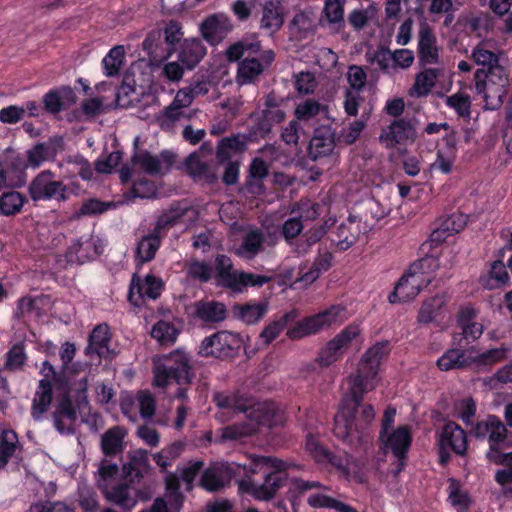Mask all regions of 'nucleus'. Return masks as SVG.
I'll return each instance as SVG.
<instances>
[{
	"label": "nucleus",
	"instance_id": "50",
	"mask_svg": "<svg viewBox=\"0 0 512 512\" xmlns=\"http://www.w3.org/2000/svg\"><path fill=\"white\" fill-rule=\"evenodd\" d=\"M124 58H125L124 47L121 45L113 47L102 60L104 74L107 77H112V76L117 75L120 68L123 65Z\"/></svg>",
	"mask_w": 512,
	"mask_h": 512
},
{
	"label": "nucleus",
	"instance_id": "7",
	"mask_svg": "<svg viewBox=\"0 0 512 512\" xmlns=\"http://www.w3.org/2000/svg\"><path fill=\"white\" fill-rule=\"evenodd\" d=\"M191 368L188 356L180 351L166 355L155 361L153 368V385L166 388L174 379L179 385L189 384Z\"/></svg>",
	"mask_w": 512,
	"mask_h": 512
},
{
	"label": "nucleus",
	"instance_id": "40",
	"mask_svg": "<svg viewBox=\"0 0 512 512\" xmlns=\"http://www.w3.org/2000/svg\"><path fill=\"white\" fill-rule=\"evenodd\" d=\"M317 22V17L313 13L308 11L298 12L290 23L291 34L299 39L305 38L315 31Z\"/></svg>",
	"mask_w": 512,
	"mask_h": 512
},
{
	"label": "nucleus",
	"instance_id": "64",
	"mask_svg": "<svg viewBox=\"0 0 512 512\" xmlns=\"http://www.w3.org/2000/svg\"><path fill=\"white\" fill-rule=\"evenodd\" d=\"M30 512H75V510L62 501H42L32 504Z\"/></svg>",
	"mask_w": 512,
	"mask_h": 512
},
{
	"label": "nucleus",
	"instance_id": "39",
	"mask_svg": "<svg viewBox=\"0 0 512 512\" xmlns=\"http://www.w3.org/2000/svg\"><path fill=\"white\" fill-rule=\"evenodd\" d=\"M247 148V141L244 135H233L223 138L217 146V158L220 161H227L233 156L244 152Z\"/></svg>",
	"mask_w": 512,
	"mask_h": 512
},
{
	"label": "nucleus",
	"instance_id": "34",
	"mask_svg": "<svg viewBox=\"0 0 512 512\" xmlns=\"http://www.w3.org/2000/svg\"><path fill=\"white\" fill-rule=\"evenodd\" d=\"M186 167L189 174L197 181L213 183L217 179L216 171L198 153L188 156Z\"/></svg>",
	"mask_w": 512,
	"mask_h": 512
},
{
	"label": "nucleus",
	"instance_id": "29",
	"mask_svg": "<svg viewBox=\"0 0 512 512\" xmlns=\"http://www.w3.org/2000/svg\"><path fill=\"white\" fill-rule=\"evenodd\" d=\"M207 54V48L198 38L185 39L178 52V60L187 70L194 69Z\"/></svg>",
	"mask_w": 512,
	"mask_h": 512
},
{
	"label": "nucleus",
	"instance_id": "27",
	"mask_svg": "<svg viewBox=\"0 0 512 512\" xmlns=\"http://www.w3.org/2000/svg\"><path fill=\"white\" fill-rule=\"evenodd\" d=\"M233 474L229 464L212 466L204 471L201 486L207 491H218L230 483Z\"/></svg>",
	"mask_w": 512,
	"mask_h": 512
},
{
	"label": "nucleus",
	"instance_id": "23",
	"mask_svg": "<svg viewBox=\"0 0 512 512\" xmlns=\"http://www.w3.org/2000/svg\"><path fill=\"white\" fill-rule=\"evenodd\" d=\"M232 30L233 24L224 13L209 15L200 24L201 35L211 45L219 44Z\"/></svg>",
	"mask_w": 512,
	"mask_h": 512
},
{
	"label": "nucleus",
	"instance_id": "10",
	"mask_svg": "<svg viewBox=\"0 0 512 512\" xmlns=\"http://www.w3.org/2000/svg\"><path fill=\"white\" fill-rule=\"evenodd\" d=\"M428 261V259H421L410 266L408 272L399 279L394 290L389 294L390 303L408 302L431 283V279L420 271Z\"/></svg>",
	"mask_w": 512,
	"mask_h": 512
},
{
	"label": "nucleus",
	"instance_id": "24",
	"mask_svg": "<svg viewBox=\"0 0 512 512\" xmlns=\"http://www.w3.org/2000/svg\"><path fill=\"white\" fill-rule=\"evenodd\" d=\"M462 339L458 342L459 347L447 349L436 361V366L440 371L448 372L452 370L465 371L472 368V355L461 345Z\"/></svg>",
	"mask_w": 512,
	"mask_h": 512
},
{
	"label": "nucleus",
	"instance_id": "28",
	"mask_svg": "<svg viewBox=\"0 0 512 512\" xmlns=\"http://www.w3.org/2000/svg\"><path fill=\"white\" fill-rule=\"evenodd\" d=\"M100 489L108 501L130 510L137 504V497L131 486L125 483L109 487L108 483H101Z\"/></svg>",
	"mask_w": 512,
	"mask_h": 512
},
{
	"label": "nucleus",
	"instance_id": "36",
	"mask_svg": "<svg viewBox=\"0 0 512 512\" xmlns=\"http://www.w3.org/2000/svg\"><path fill=\"white\" fill-rule=\"evenodd\" d=\"M262 6L260 26L271 32L277 31L283 25V15L279 0H268Z\"/></svg>",
	"mask_w": 512,
	"mask_h": 512
},
{
	"label": "nucleus",
	"instance_id": "41",
	"mask_svg": "<svg viewBox=\"0 0 512 512\" xmlns=\"http://www.w3.org/2000/svg\"><path fill=\"white\" fill-rule=\"evenodd\" d=\"M445 304L446 297L444 295H435L425 300L418 312V322L422 324L433 322L438 316H440Z\"/></svg>",
	"mask_w": 512,
	"mask_h": 512
},
{
	"label": "nucleus",
	"instance_id": "35",
	"mask_svg": "<svg viewBox=\"0 0 512 512\" xmlns=\"http://www.w3.org/2000/svg\"><path fill=\"white\" fill-rule=\"evenodd\" d=\"M161 232L154 227L152 233L143 236L136 247V260L138 264L150 262L161 246Z\"/></svg>",
	"mask_w": 512,
	"mask_h": 512
},
{
	"label": "nucleus",
	"instance_id": "46",
	"mask_svg": "<svg viewBox=\"0 0 512 512\" xmlns=\"http://www.w3.org/2000/svg\"><path fill=\"white\" fill-rule=\"evenodd\" d=\"M263 242L264 237L260 231L250 230L244 235L242 243L237 248L236 253L240 257L252 258L260 252Z\"/></svg>",
	"mask_w": 512,
	"mask_h": 512
},
{
	"label": "nucleus",
	"instance_id": "11",
	"mask_svg": "<svg viewBox=\"0 0 512 512\" xmlns=\"http://www.w3.org/2000/svg\"><path fill=\"white\" fill-rule=\"evenodd\" d=\"M28 194L33 202L68 199V188L51 170L38 173L28 185Z\"/></svg>",
	"mask_w": 512,
	"mask_h": 512
},
{
	"label": "nucleus",
	"instance_id": "60",
	"mask_svg": "<svg viewBox=\"0 0 512 512\" xmlns=\"http://www.w3.org/2000/svg\"><path fill=\"white\" fill-rule=\"evenodd\" d=\"M472 59L477 65L482 66L481 69L492 68L499 62L498 55L486 49L483 44H479L473 49Z\"/></svg>",
	"mask_w": 512,
	"mask_h": 512
},
{
	"label": "nucleus",
	"instance_id": "57",
	"mask_svg": "<svg viewBox=\"0 0 512 512\" xmlns=\"http://www.w3.org/2000/svg\"><path fill=\"white\" fill-rule=\"evenodd\" d=\"M295 317L296 314L294 312L286 313L280 320L274 321L267 325L260 334V339L262 340L263 344L267 346L274 339H276L283 331L287 323Z\"/></svg>",
	"mask_w": 512,
	"mask_h": 512
},
{
	"label": "nucleus",
	"instance_id": "52",
	"mask_svg": "<svg viewBox=\"0 0 512 512\" xmlns=\"http://www.w3.org/2000/svg\"><path fill=\"white\" fill-rule=\"evenodd\" d=\"M183 444L180 442H175L159 452L153 455V459L156 464L165 471L167 468L171 467L174 462L180 457L183 451Z\"/></svg>",
	"mask_w": 512,
	"mask_h": 512
},
{
	"label": "nucleus",
	"instance_id": "16",
	"mask_svg": "<svg viewBox=\"0 0 512 512\" xmlns=\"http://www.w3.org/2000/svg\"><path fill=\"white\" fill-rule=\"evenodd\" d=\"M199 217L198 210L188 205L187 203H177L171 205L169 209L165 210L157 219L155 228L157 232H163L177 224H183L189 227L195 223Z\"/></svg>",
	"mask_w": 512,
	"mask_h": 512
},
{
	"label": "nucleus",
	"instance_id": "42",
	"mask_svg": "<svg viewBox=\"0 0 512 512\" xmlns=\"http://www.w3.org/2000/svg\"><path fill=\"white\" fill-rule=\"evenodd\" d=\"M27 203V198L20 192L8 191L0 195V213L3 216L20 214Z\"/></svg>",
	"mask_w": 512,
	"mask_h": 512
},
{
	"label": "nucleus",
	"instance_id": "1",
	"mask_svg": "<svg viewBox=\"0 0 512 512\" xmlns=\"http://www.w3.org/2000/svg\"><path fill=\"white\" fill-rule=\"evenodd\" d=\"M391 351L388 340L371 346L361 357L357 369L347 377L348 390L342 401L341 410L334 417L335 437L348 445L361 444L366 432L375 419L371 404H364L366 393L373 390L381 360Z\"/></svg>",
	"mask_w": 512,
	"mask_h": 512
},
{
	"label": "nucleus",
	"instance_id": "58",
	"mask_svg": "<svg viewBox=\"0 0 512 512\" xmlns=\"http://www.w3.org/2000/svg\"><path fill=\"white\" fill-rule=\"evenodd\" d=\"M446 105L453 109L461 118H470L471 99L470 96L461 92L454 93L446 98Z\"/></svg>",
	"mask_w": 512,
	"mask_h": 512
},
{
	"label": "nucleus",
	"instance_id": "49",
	"mask_svg": "<svg viewBox=\"0 0 512 512\" xmlns=\"http://www.w3.org/2000/svg\"><path fill=\"white\" fill-rule=\"evenodd\" d=\"M196 311L199 318L206 322H220L226 317V308L220 302L199 303Z\"/></svg>",
	"mask_w": 512,
	"mask_h": 512
},
{
	"label": "nucleus",
	"instance_id": "62",
	"mask_svg": "<svg viewBox=\"0 0 512 512\" xmlns=\"http://www.w3.org/2000/svg\"><path fill=\"white\" fill-rule=\"evenodd\" d=\"M347 318V309L342 304L332 305L330 308L322 310V327L342 323Z\"/></svg>",
	"mask_w": 512,
	"mask_h": 512
},
{
	"label": "nucleus",
	"instance_id": "17",
	"mask_svg": "<svg viewBox=\"0 0 512 512\" xmlns=\"http://www.w3.org/2000/svg\"><path fill=\"white\" fill-rule=\"evenodd\" d=\"M417 56L421 67L436 65L440 61L437 37L433 28L425 20L419 24Z\"/></svg>",
	"mask_w": 512,
	"mask_h": 512
},
{
	"label": "nucleus",
	"instance_id": "3",
	"mask_svg": "<svg viewBox=\"0 0 512 512\" xmlns=\"http://www.w3.org/2000/svg\"><path fill=\"white\" fill-rule=\"evenodd\" d=\"M226 56L229 61H237L244 57L238 64L237 83L240 85L253 83L275 58L272 50L261 49L259 41L247 39L231 45L226 51Z\"/></svg>",
	"mask_w": 512,
	"mask_h": 512
},
{
	"label": "nucleus",
	"instance_id": "37",
	"mask_svg": "<svg viewBox=\"0 0 512 512\" xmlns=\"http://www.w3.org/2000/svg\"><path fill=\"white\" fill-rule=\"evenodd\" d=\"M347 0H325L322 13H324L329 26L335 33L344 30L346 21L344 18V7Z\"/></svg>",
	"mask_w": 512,
	"mask_h": 512
},
{
	"label": "nucleus",
	"instance_id": "5",
	"mask_svg": "<svg viewBox=\"0 0 512 512\" xmlns=\"http://www.w3.org/2000/svg\"><path fill=\"white\" fill-rule=\"evenodd\" d=\"M250 464L244 465L247 473L256 474L263 471L265 468H273L274 472H266L265 481L261 485L249 483L247 491L258 500H269L274 497L276 491L282 484V477L278 472L286 469V463L280 459L267 456H250Z\"/></svg>",
	"mask_w": 512,
	"mask_h": 512
},
{
	"label": "nucleus",
	"instance_id": "21",
	"mask_svg": "<svg viewBox=\"0 0 512 512\" xmlns=\"http://www.w3.org/2000/svg\"><path fill=\"white\" fill-rule=\"evenodd\" d=\"M103 250L104 245L98 237H81L67 248L65 258L70 264H83L101 254Z\"/></svg>",
	"mask_w": 512,
	"mask_h": 512
},
{
	"label": "nucleus",
	"instance_id": "18",
	"mask_svg": "<svg viewBox=\"0 0 512 512\" xmlns=\"http://www.w3.org/2000/svg\"><path fill=\"white\" fill-rule=\"evenodd\" d=\"M165 498H156L150 508L140 512H179L183 503V495L179 488V476L176 473H168L165 476Z\"/></svg>",
	"mask_w": 512,
	"mask_h": 512
},
{
	"label": "nucleus",
	"instance_id": "32",
	"mask_svg": "<svg viewBox=\"0 0 512 512\" xmlns=\"http://www.w3.org/2000/svg\"><path fill=\"white\" fill-rule=\"evenodd\" d=\"M52 398L53 390L50 380L41 379L31 407V415L35 420H40L42 415L48 411Z\"/></svg>",
	"mask_w": 512,
	"mask_h": 512
},
{
	"label": "nucleus",
	"instance_id": "4",
	"mask_svg": "<svg viewBox=\"0 0 512 512\" xmlns=\"http://www.w3.org/2000/svg\"><path fill=\"white\" fill-rule=\"evenodd\" d=\"M472 436L477 440L488 441L489 449L486 452V458L489 462L512 466V452L502 451L508 430L498 416L489 414L485 419L478 420L472 429Z\"/></svg>",
	"mask_w": 512,
	"mask_h": 512
},
{
	"label": "nucleus",
	"instance_id": "38",
	"mask_svg": "<svg viewBox=\"0 0 512 512\" xmlns=\"http://www.w3.org/2000/svg\"><path fill=\"white\" fill-rule=\"evenodd\" d=\"M127 432L120 426L109 428L101 437V448L105 455L114 456L122 452Z\"/></svg>",
	"mask_w": 512,
	"mask_h": 512
},
{
	"label": "nucleus",
	"instance_id": "20",
	"mask_svg": "<svg viewBox=\"0 0 512 512\" xmlns=\"http://www.w3.org/2000/svg\"><path fill=\"white\" fill-rule=\"evenodd\" d=\"M134 166L149 175H162L167 173L174 162V155L164 150L160 154L148 151H139L132 157Z\"/></svg>",
	"mask_w": 512,
	"mask_h": 512
},
{
	"label": "nucleus",
	"instance_id": "54",
	"mask_svg": "<svg viewBox=\"0 0 512 512\" xmlns=\"http://www.w3.org/2000/svg\"><path fill=\"white\" fill-rule=\"evenodd\" d=\"M177 335V328L164 320L158 321L151 330V336L164 346L173 344Z\"/></svg>",
	"mask_w": 512,
	"mask_h": 512
},
{
	"label": "nucleus",
	"instance_id": "12",
	"mask_svg": "<svg viewBox=\"0 0 512 512\" xmlns=\"http://www.w3.org/2000/svg\"><path fill=\"white\" fill-rule=\"evenodd\" d=\"M417 139L415 121L413 118L401 117L394 119L381 129L379 142L387 149L406 150Z\"/></svg>",
	"mask_w": 512,
	"mask_h": 512
},
{
	"label": "nucleus",
	"instance_id": "59",
	"mask_svg": "<svg viewBox=\"0 0 512 512\" xmlns=\"http://www.w3.org/2000/svg\"><path fill=\"white\" fill-rule=\"evenodd\" d=\"M128 459L129 461L127 465L129 473H135V476L146 472L150 467L148 453L144 449L131 451L128 455Z\"/></svg>",
	"mask_w": 512,
	"mask_h": 512
},
{
	"label": "nucleus",
	"instance_id": "63",
	"mask_svg": "<svg viewBox=\"0 0 512 512\" xmlns=\"http://www.w3.org/2000/svg\"><path fill=\"white\" fill-rule=\"evenodd\" d=\"M131 192L134 197L152 198L156 195L157 187L153 181L140 178L133 182Z\"/></svg>",
	"mask_w": 512,
	"mask_h": 512
},
{
	"label": "nucleus",
	"instance_id": "30",
	"mask_svg": "<svg viewBox=\"0 0 512 512\" xmlns=\"http://www.w3.org/2000/svg\"><path fill=\"white\" fill-rule=\"evenodd\" d=\"M508 266L498 259L490 263L488 271L479 277L480 285L487 290L499 289L510 282Z\"/></svg>",
	"mask_w": 512,
	"mask_h": 512
},
{
	"label": "nucleus",
	"instance_id": "45",
	"mask_svg": "<svg viewBox=\"0 0 512 512\" xmlns=\"http://www.w3.org/2000/svg\"><path fill=\"white\" fill-rule=\"evenodd\" d=\"M441 70L438 68H425L415 76L413 89L415 93L422 97L427 96L435 86Z\"/></svg>",
	"mask_w": 512,
	"mask_h": 512
},
{
	"label": "nucleus",
	"instance_id": "6",
	"mask_svg": "<svg viewBox=\"0 0 512 512\" xmlns=\"http://www.w3.org/2000/svg\"><path fill=\"white\" fill-rule=\"evenodd\" d=\"M337 222L336 217L330 216L322 223V244L327 249L342 252L348 250L358 240L362 232L361 218L350 214L336 226Z\"/></svg>",
	"mask_w": 512,
	"mask_h": 512
},
{
	"label": "nucleus",
	"instance_id": "56",
	"mask_svg": "<svg viewBox=\"0 0 512 512\" xmlns=\"http://www.w3.org/2000/svg\"><path fill=\"white\" fill-rule=\"evenodd\" d=\"M184 117H186V110L171 103L157 116V123L161 129L169 131Z\"/></svg>",
	"mask_w": 512,
	"mask_h": 512
},
{
	"label": "nucleus",
	"instance_id": "61",
	"mask_svg": "<svg viewBox=\"0 0 512 512\" xmlns=\"http://www.w3.org/2000/svg\"><path fill=\"white\" fill-rule=\"evenodd\" d=\"M212 267L203 261L193 260L187 265V274L189 277L208 282L212 277Z\"/></svg>",
	"mask_w": 512,
	"mask_h": 512
},
{
	"label": "nucleus",
	"instance_id": "13",
	"mask_svg": "<svg viewBox=\"0 0 512 512\" xmlns=\"http://www.w3.org/2000/svg\"><path fill=\"white\" fill-rule=\"evenodd\" d=\"M242 340L238 334L220 331L206 337L199 348L202 356H214L217 358L229 357L240 348Z\"/></svg>",
	"mask_w": 512,
	"mask_h": 512
},
{
	"label": "nucleus",
	"instance_id": "55",
	"mask_svg": "<svg viewBox=\"0 0 512 512\" xmlns=\"http://www.w3.org/2000/svg\"><path fill=\"white\" fill-rule=\"evenodd\" d=\"M476 93L483 95L487 109L496 110L503 105L508 90L506 87H500L487 83V88H485V90Z\"/></svg>",
	"mask_w": 512,
	"mask_h": 512
},
{
	"label": "nucleus",
	"instance_id": "15",
	"mask_svg": "<svg viewBox=\"0 0 512 512\" xmlns=\"http://www.w3.org/2000/svg\"><path fill=\"white\" fill-rule=\"evenodd\" d=\"M156 402L153 395L147 390H141L136 395H127L121 401L123 414L132 422H136L138 415L143 419H150L154 416Z\"/></svg>",
	"mask_w": 512,
	"mask_h": 512
},
{
	"label": "nucleus",
	"instance_id": "51",
	"mask_svg": "<svg viewBox=\"0 0 512 512\" xmlns=\"http://www.w3.org/2000/svg\"><path fill=\"white\" fill-rule=\"evenodd\" d=\"M461 216H458L457 219L459 223L456 222L455 217H451L447 219L443 224L441 229H436L430 234V247H436L441 244L446 239V233L450 234L459 233L465 226V222L462 221Z\"/></svg>",
	"mask_w": 512,
	"mask_h": 512
},
{
	"label": "nucleus",
	"instance_id": "2",
	"mask_svg": "<svg viewBox=\"0 0 512 512\" xmlns=\"http://www.w3.org/2000/svg\"><path fill=\"white\" fill-rule=\"evenodd\" d=\"M217 406L222 414L244 413L247 422L236 423L221 429L222 440H241L253 435L258 425L271 426L275 423V408L267 402H255L251 398L244 397L238 393L229 395L217 394L215 396Z\"/></svg>",
	"mask_w": 512,
	"mask_h": 512
},
{
	"label": "nucleus",
	"instance_id": "25",
	"mask_svg": "<svg viewBox=\"0 0 512 512\" xmlns=\"http://www.w3.org/2000/svg\"><path fill=\"white\" fill-rule=\"evenodd\" d=\"M475 90L481 92L487 88V83L500 87L509 86V73L499 62L489 69H477L474 73Z\"/></svg>",
	"mask_w": 512,
	"mask_h": 512
},
{
	"label": "nucleus",
	"instance_id": "14",
	"mask_svg": "<svg viewBox=\"0 0 512 512\" xmlns=\"http://www.w3.org/2000/svg\"><path fill=\"white\" fill-rule=\"evenodd\" d=\"M379 440L382 449L390 451L403 466L413 441L411 428L408 425L398 426L386 434L379 435Z\"/></svg>",
	"mask_w": 512,
	"mask_h": 512
},
{
	"label": "nucleus",
	"instance_id": "43",
	"mask_svg": "<svg viewBox=\"0 0 512 512\" xmlns=\"http://www.w3.org/2000/svg\"><path fill=\"white\" fill-rule=\"evenodd\" d=\"M57 154L55 144L39 143L27 151V166L40 167L44 162L53 159Z\"/></svg>",
	"mask_w": 512,
	"mask_h": 512
},
{
	"label": "nucleus",
	"instance_id": "9",
	"mask_svg": "<svg viewBox=\"0 0 512 512\" xmlns=\"http://www.w3.org/2000/svg\"><path fill=\"white\" fill-rule=\"evenodd\" d=\"M438 464L446 467L451 460V452L464 457L468 451L467 434L462 427L454 421L445 423L437 438Z\"/></svg>",
	"mask_w": 512,
	"mask_h": 512
},
{
	"label": "nucleus",
	"instance_id": "31",
	"mask_svg": "<svg viewBox=\"0 0 512 512\" xmlns=\"http://www.w3.org/2000/svg\"><path fill=\"white\" fill-rule=\"evenodd\" d=\"M351 457L347 453H333L322 447V470L348 480L351 475Z\"/></svg>",
	"mask_w": 512,
	"mask_h": 512
},
{
	"label": "nucleus",
	"instance_id": "22",
	"mask_svg": "<svg viewBox=\"0 0 512 512\" xmlns=\"http://www.w3.org/2000/svg\"><path fill=\"white\" fill-rule=\"evenodd\" d=\"M163 281L161 278L148 274L144 279L133 276L129 290V300L136 306L140 305L141 300L157 299L163 290Z\"/></svg>",
	"mask_w": 512,
	"mask_h": 512
},
{
	"label": "nucleus",
	"instance_id": "26",
	"mask_svg": "<svg viewBox=\"0 0 512 512\" xmlns=\"http://www.w3.org/2000/svg\"><path fill=\"white\" fill-rule=\"evenodd\" d=\"M54 428L62 435L74 433L76 411L68 398H64L52 414Z\"/></svg>",
	"mask_w": 512,
	"mask_h": 512
},
{
	"label": "nucleus",
	"instance_id": "33",
	"mask_svg": "<svg viewBox=\"0 0 512 512\" xmlns=\"http://www.w3.org/2000/svg\"><path fill=\"white\" fill-rule=\"evenodd\" d=\"M110 340L111 338L108 325H97L90 334L89 344L86 348L87 354L95 353L99 357H108L110 355Z\"/></svg>",
	"mask_w": 512,
	"mask_h": 512
},
{
	"label": "nucleus",
	"instance_id": "48",
	"mask_svg": "<svg viewBox=\"0 0 512 512\" xmlns=\"http://www.w3.org/2000/svg\"><path fill=\"white\" fill-rule=\"evenodd\" d=\"M509 348L505 345H501L497 348H492L479 353L476 356H472V367L491 366L499 363L506 359Z\"/></svg>",
	"mask_w": 512,
	"mask_h": 512
},
{
	"label": "nucleus",
	"instance_id": "44",
	"mask_svg": "<svg viewBox=\"0 0 512 512\" xmlns=\"http://www.w3.org/2000/svg\"><path fill=\"white\" fill-rule=\"evenodd\" d=\"M18 450H20V444L17 434L10 429L0 431V469L6 466Z\"/></svg>",
	"mask_w": 512,
	"mask_h": 512
},
{
	"label": "nucleus",
	"instance_id": "19",
	"mask_svg": "<svg viewBox=\"0 0 512 512\" xmlns=\"http://www.w3.org/2000/svg\"><path fill=\"white\" fill-rule=\"evenodd\" d=\"M359 334L360 329L357 325H348L330 340L326 347L322 348V368L342 359L349 344Z\"/></svg>",
	"mask_w": 512,
	"mask_h": 512
},
{
	"label": "nucleus",
	"instance_id": "53",
	"mask_svg": "<svg viewBox=\"0 0 512 512\" xmlns=\"http://www.w3.org/2000/svg\"><path fill=\"white\" fill-rule=\"evenodd\" d=\"M320 327V315L316 314L303 319L297 325L287 331V336L292 339H300L316 333Z\"/></svg>",
	"mask_w": 512,
	"mask_h": 512
},
{
	"label": "nucleus",
	"instance_id": "8",
	"mask_svg": "<svg viewBox=\"0 0 512 512\" xmlns=\"http://www.w3.org/2000/svg\"><path fill=\"white\" fill-rule=\"evenodd\" d=\"M215 266L219 283L235 292H242L247 287H261L271 280L268 276L234 270L231 259L226 255H218Z\"/></svg>",
	"mask_w": 512,
	"mask_h": 512
},
{
	"label": "nucleus",
	"instance_id": "47",
	"mask_svg": "<svg viewBox=\"0 0 512 512\" xmlns=\"http://www.w3.org/2000/svg\"><path fill=\"white\" fill-rule=\"evenodd\" d=\"M233 311L234 314L246 324H255L266 314L267 305L264 303L235 305Z\"/></svg>",
	"mask_w": 512,
	"mask_h": 512
}]
</instances>
